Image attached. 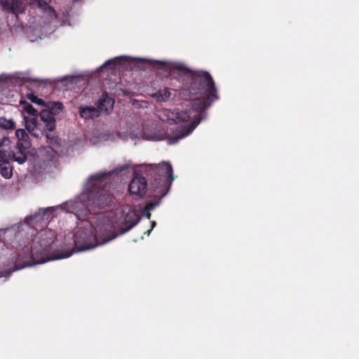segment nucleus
<instances>
[{"label": "nucleus", "instance_id": "nucleus-1", "mask_svg": "<svg viewBox=\"0 0 359 359\" xmlns=\"http://www.w3.org/2000/svg\"><path fill=\"white\" fill-rule=\"evenodd\" d=\"M128 163L115 169L90 175L84 184L83 192L62 205L39 209L26 217L24 223L36 231L43 229L59 210L72 212L79 220L74 229V244L77 251H86L104 245L130 231L140 220L137 212L129 206L114 211L99 212L111 201L106 189L114 176L122 177L129 172Z\"/></svg>", "mask_w": 359, "mask_h": 359}, {"label": "nucleus", "instance_id": "nucleus-2", "mask_svg": "<svg viewBox=\"0 0 359 359\" xmlns=\"http://www.w3.org/2000/svg\"><path fill=\"white\" fill-rule=\"evenodd\" d=\"M154 62L162 69L170 68L189 76L191 81L189 93L192 95L198 93L204 95L202 100L194 101L191 104V108L188 111H180L179 109L163 110V116L161 118L162 121H166L170 124L187 122L191 117L194 118V120L189 126H184L180 129L179 133H177L173 137H168L167 138L169 144H175L180 140L189 135L200 123L201 120L206 118V114L203 111L208 109L213 101L218 99L217 89L212 76L208 72H191L183 64L179 62L170 64L160 60H155Z\"/></svg>", "mask_w": 359, "mask_h": 359}, {"label": "nucleus", "instance_id": "nucleus-3", "mask_svg": "<svg viewBox=\"0 0 359 359\" xmlns=\"http://www.w3.org/2000/svg\"><path fill=\"white\" fill-rule=\"evenodd\" d=\"M56 238L55 232L51 229H41L36 233L32 240L31 246L32 257L35 264H43L45 262L69 257L74 252H78L76 246L75 250H52V245Z\"/></svg>", "mask_w": 359, "mask_h": 359}, {"label": "nucleus", "instance_id": "nucleus-4", "mask_svg": "<svg viewBox=\"0 0 359 359\" xmlns=\"http://www.w3.org/2000/svg\"><path fill=\"white\" fill-rule=\"evenodd\" d=\"M145 166L149 168L150 175L154 177L156 184L154 195L161 198L163 197L168 191L171 182L175 180L171 165L163 162L161 164H149Z\"/></svg>", "mask_w": 359, "mask_h": 359}, {"label": "nucleus", "instance_id": "nucleus-5", "mask_svg": "<svg viewBox=\"0 0 359 359\" xmlns=\"http://www.w3.org/2000/svg\"><path fill=\"white\" fill-rule=\"evenodd\" d=\"M147 189V182L146 179L135 172L133 178L128 187L130 194L135 198H140L144 196Z\"/></svg>", "mask_w": 359, "mask_h": 359}, {"label": "nucleus", "instance_id": "nucleus-6", "mask_svg": "<svg viewBox=\"0 0 359 359\" xmlns=\"http://www.w3.org/2000/svg\"><path fill=\"white\" fill-rule=\"evenodd\" d=\"M51 0H30L29 4L33 8H36L47 17L50 21L57 18V15L54 9L49 6Z\"/></svg>", "mask_w": 359, "mask_h": 359}, {"label": "nucleus", "instance_id": "nucleus-7", "mask_svg": "<svg viewBox=\"0 0 359 359\" xmlns=\"http://www.w3.org/2000/svg\"><path fill=\"white\" fill-rule=\"evenodd\" d=\"M0 4L4 9L11 13L18 15L22 13L27 5V0H0Z\"/></svg>", "mask_w": 359, "mask_h": 359}, {"label": "nucleus", "instance_id": "nucleus-8", "mask_svg": "<svg viewBox=\"0 0 359 359\" xmlns=\"http://www.w3.org/2000/svg\"><path fill=\"white\" fill-rule=\"evenodd\" d=\"M14 78L19 81L20 86L25 85L32 90L38 89L44 82L43 80L26 76L23 73H16Z\"/></svg>", "mask_w": 359, "mask_h": 359}, {"label": "nucleus", "instance_id": "nucleus-9", "mask_svg": "<svg viewBox=\"0 0 359 359\" xmlns=\"http://www.w3.org/2000/svg\"><path fill=\"white\" fill-rule=\"evenodd\" d=\"M29 148V147H18V145L16 144L14 150L8 152V158L9 157L11 160L19 164H22L27 161V154Z\"/></svg>", "mask_w": 359, "mask_h": 359}, {"label": "nucleus", "instance_id": "nucleus-10", "mask_svg": "<svg viewBox=\"0 0 359 359\" xmlns=\"http://www.w3.org/2000/svg\"><path fill=\"white\" fill-rule=\"evenodd\" d=\"M40 118L45 126L46 130L52 132L55 128V119L54 116L51 114V111L47 109L42 110L40 112Z\"/></svg>", "mask_w": 359, "mask_h": 359}, {"label": "nucleus", "instance_id": "nucleus-11", "mask_svg": "<svg viewBox=\"0 0 359 359\" xmlns=\"http://www.w3.org/2000/svg\"><path fill=\"white\" fill-rule=\"evenodd\" d=\"M37 116H27L24 115V121L26 129L31 133L32 135L36 137L39 135V131L37 129L36 125Z\"/></svg>", "mask_w": 359, "mask_h": 359}, {"label": "nucleus", "instance_id": "nucleus-12", "mask_svg": "<svg viewBox=\"0 0 359 359\" xmlns=\"http://www.w3.org/2000/svg\"><path fill=\"white\" fill-rule=\"evenodd\" d=\"M0 174L5 179H10L13 176V169L8 157H0Z\"/></svg>", "mask_w": 359, "mask_h": 359}, {"label": "nucleus", "instance_id": "nucleus-13", "mask_svg": "<svg viewBox=\"0 0 359 359\" xmlns=\"http://www.w3.org/2000/svg\"><path fill=\"white\" fill-rule=\"evenodd\" d=\"M79 113L85 119L93 118L99 116V111L93 107H83L79 108Z\"/></svg>", "mask_w": 359, "mask_h": 359}, {"label": "nucleus", "instance_id": "nucleus-14", "mask_svg": "<svg viewBox=\"0 0 359 359\" xmlns=\"http://www.w3.org/2000/svg\"><path fill=\"white\" fill-rule=\"evenodd\" d=\"M15 136L18 139L16 144H18V147H20V146L22 147H30V142L29 141L28 134L26 133V131L24 129L16 130Z\"/></svg>", "mask_w": 359, "mask_h": 359}, {"label": "nucleus", "instance_id": "nucleus-15", "mask_svg": "<svg viewBox=\"0 0 359 359\" xmlns=\"http://www.w3.org/2000/svg\"><path fill=\"white\" fill-rule=\"evenodd\" d=\"M171 95V93L168 88L159 90L152 95V97L158 102H166Z\"/></svg>", "mask_w": 359, "mask_h": 359}, {"label": "nucleus", "instance_id": "nucleus-16", "mask_svg": "<svg viewBox=\"0 0 359 359\" xmlns=\"http://www.w3.org/2000/svg\"><path fill=\"white\" fill-rule=\"evenodd\" d=\"M114 106V100L106 95L100 102L99 109L101 111H104L107 114H109L112 109Z\"/></svg>", "mask_w": 359, "mask_h": 359}, {"label": "nucleus", "instance_id": "nucleus-17", "mask_svg": "<svg viewBox=\"0 0 359 359\" xmlns=\"http://www.w3.org/2000/svg\"><path fill=\"white\" fill-rule=\"evenodd\" d=\"M20 104L22 109V111L27 113L30 116H37L38 112L33 107V106L25 100H21Z\"/></svg>", "mask_w": 359, "mask_h": 359}, {"label": "nucleus", "instance_id": "nucleus-18", "mask_svg": "<svg viewBox=\"0 0 359 359\" xmlns=\"http://www.w3.org/2000/svg\"><path fill=\"white\" fill-rule=\"evenodd\" d=\"M10 140L7 137H4L0 140V157H8L7 147L10 144Z\"/></svg>", "mask_w": 359, "mask_h": 359}, {"label": "nucleus", "instance_id": "nucleus-19", "mask_svg": "<svg viewBox=\"0 0 359 359\" xmlns=\"http://www.w3.org/2000/svg\"><path fill=\"white\" fill-rule=\"evenodd\" d=\"M126 59V56H120L115 57L112 60H109L102 65V68L109 67L111 69L114 68L118 64H121L122 61H125Z\"/></svg>", "mask_w": 359, "mask_h": 359}, {"label": "nucleus", "instance_id": "nucleus-20", "mask_svg": "<svg viewBox=\"0 0 359 359\" xmlns=\"http://www.w3.org/2000/svg\"><path fill=\"white\" fill-rule=\"evenodd\" d=\"M0 128L6 130H12L15 128V123L12 119H7L4 116L0 117Z\"/></svg>", "mask_w": 359, "mask_h": 359}, {"label": "nucleus", "instance_id": "nucleus-21", "mask_svg": "<svg viewBox=\"0 0 359 359\" xmlns=\"http://www.w3.org/2000/svg\"><path fill=\"white\" fill-rule=\"evenodd\" d=\"M143 136L144 139L147 140H152V141H160L163 140L165 137L162 133H147L146 131L144 130L143 132Z\"/></svg>", "mask_w": 359, "mask_h": 359}, {"label": "nucleus", "instance_id": "nucleus-22", "mask_svg": "<svg viewBox=\"0 0 359 359\" xmlns=\"http://www.w3.org/2000/svg\"><path fill=\"white\" fill-rule=\"evenodd\" d=\"M48 111H51V114L53 116L58 114L62 109L63 105L61 102H54L51 104V107H49Z\"/></svg>", "mask_w": 359, "mask_h": 359}, {"label": "nucleus", "instance_id": "nucleus-23", "mask_svg": "<svg viewBox=\"0 0 359 359\" xmlns=\"http://www.w3.org/2000/svg\"><path fill=\"white\" fill-rule=\"evenodd\" d=\"M27 97L28 100H29L32 102L34 104H36L40 106H45V102L42 99L39 98L33 93H27Z\"/></svg>", "mask_w": 359, "mask_h": 359}, {"label": "nucleus", "instance_id": "nucleus-24", "mask_svg": "<svg viewBox=\"0 0 359 359\" xmlns=\"http://www.w3.org/2000/svg\"><path fill=\"white\" fill-rule=\"evenodd\" d=\"M46 138L48 142L53 147V149H54L55 147H59L60 143L58 137L57 136H55L52 134H47Z\"/></svg>", "mask_w": 359, "mask_h": 359}, {"label": "nucleus", "instance_id": "nucleus-25", "mask_svg": "<svg viewBox=\"0 0 359 359\" xmlns=\"http://www.w3.org/2000/svg\"><path fill=\"white\" fill-rule=\"evenodd\" d=\"M158 205V203H149L146 205L145 210H148L149 212L153 210L157 205Z\"/></svg>", "mask_w": 359, "mask_h": 359}, {"label": "nucleus", "instance_id": "nucleus-26", "mask_svg": "<svg viewBox=\"0 0 359 359\" xmlns=\"http://www.w3.org/2000/svg\"><path fill=\"white\" fill-rule=\"evenodd\" d=\"M142 215L143 217H146L148 219L151 217V213L148 210H145V208L142 210Z\"/></svg>", "mask_w": 359, "mask_h": 359}, {"label": "nucleus", "instance_id": "nucleus-27", "mask_svg": "<svg viewBox=\"0 0 359 359\" xmlns=\"http://www.w3.org/2000/svg\"><path fill=\"white\" fill-rule=\"evenodd\" d=\"M11 272H12V271H11V270H7L6 271H1V272H0V278L9 276L11 275Z\"/></svg>", "mask_w": 359, "mask_h": 359}, {"label": "nucleus", "instance_id": "nucleus-28", "mask_svg": "<svg viewBox=\"0 0 359 359\" xmlns=\"http://www.w3.org/2000/svg\"><path fill=\"white\" fill-rule=\"evenodd\" d=\"M155 226H156V222L154 221L151 222V226L150 229H149L145 233L147 236H149V234L151 233L152 229L154 228Z\"/></svg>", "mask_w": 359, "mask_h": 359}, {"label": "nucleus", "instance_id": "nucleus-29", "mask_svg": "<svg viewBox=\"0 0 359 359\" xmlns=\"http://www.w3.org/2000/svg\"><path fill=\"white\" fill-rule=\"evenodd\" d=\"M90 142H91L92 144H96V142L93 140V138H92V139H90Z\"/></svg>", "mask_w": 359, "mask_h": 359}, {"label": "nucleus", "instance_id": "nucleus-30", "mask_svg": "<svg viewBox=\"0 0 359 359\" xmlns=\"http://www.w3.org/2000/svg\"><path fill=\"white\" fill-rule=\"evenodd\" d=\"M30 41H31V42H34V41H35V39H30Z\"/></svg>", "mask_w": 359, "mask_h": 359}, {"label": "nucleus", "instance_id": "nucleus-31", "mask_svg": "<svg viewBox=\"0 0 359 359\" xmlns=\"http://www.w3.org/2000/svg\"><path fill=\"white\" fill-rule=\"evenodd\" d=\"M22 267H21V269H22ZM19 269H20V268H17V269H15L14 271L19 270Z\"/></svg>", "mask_w": 359, "mask_h": 359}]
</instances>
